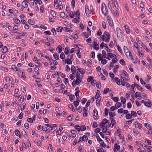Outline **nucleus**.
I'll return each mask as SVG.
<instances>
[{"instance_id": "nucleus-60", "label": "nucleus", "mask_w": 152, "mask_h": 152, "mask_svg": "<svg viewBox=\"0 0 152 152\" xmlns=\"http://www.w3.org/2000/svg\"><path fill=\"white\" fill-rule=\"evenodd\" d=\"M28 23L31 25H33L34 24V20H28Z\"/></svg>"}, {"instance_id": "nucleus-61", "label": "nucleus", "mask_w": 152, "mask_h": 152, "mask_svg": "<svg viewBox=\"0 0 152 152\" xmlns=\"http://www.w3.org/2000/svg\"><path fill=\"white\" fill-rule=\"evenodd\" d=\"M73 102L75 107H77L79 104V102L77 101H74Z\"/></svg>"}, {"instance_id": "nucleus-15", "label": "nucleus", "mask_w": 152, "mask_h": 152, "mask_svg": "<svg viewBox=\"0 0 152 152\" xmlns=\"http://www.w3.org/2000/svg\"><path fill=\"white\" fill-rule=\"evenodd\" d=\"M134 84L135 85V87L137 88V89L138 90L141 91H143V90L142 88L138 84L135 83H134Z\"/></svg>"}, {"instance_id": "nucleus-31", "label": "nucleus", "mask_w": 152, "mask_h": 152, "mask_svg": "<svg viewBox=\"0 0 152 152\" xmlns=\"http://www.w3.org/2000/svg\"><path fill=\"white\" fill-rule=\"evenodd\" d=\"M115 124V120L114 119H112L111 122V125L110 126L112 128L114 124Z\"/></svg>"}, {"instance_id": "nucleus-58", "label": "nucleus", "mask_w": 152, "mask_h": 152, "mask_svg": "<svg viewBox=\"0 0 152 152\" xmlns=\"http://www.w3.org/2000/svg\"><path fill=\"white\" fill-rule=\"evenodd\" d=\"M124 50L125 53H127V52H128L129 51V50L127 48L126 46H124Z\"/></svg>"}, {"instance_id": "nucleus-25", "label": "nucleus", "mask_w": 152, "mask_h": 152, "mask_svg": "<svg viewBox=\"0 0 152 152\" xmlns=\"http://www.w3.org/2000/svg\"><path fill=\"white\" fill-rule=\"evenodd\" d=\"M75 129L78 131V132L81 130V127L78 125H75Z\"/></svg>"}, {"instance_id": "nucleus-54", "label": "nucleus", "mask_w": 152, "mask_h": 152, "mask_svg": "<svg viewBox=\"0 0 152 152\" xmlns=\"http://www.w3.org/2000/svg\"><path fill=\"white\" fill-rule=\"evenodd\" d=\"M102 54L103 55V56L104 58H107V54L106 53V52L104 50H103L102 51Z\"/></svg>"}, {"instance_id": "nucleus-38", "label": "nucleus", "mask_w": 152, "mask_h": 152, "mask_svg": "<svg viewBox=\"0 0 152 152\" xmlns=\"http://www.w3.org/2000/svg\"><path fill=\"white\" fill-rule=\"evenodd\" d=\"M109 91V88H105L103 91V93L106 94Z\"/></svg>"}, {"instance_id": "nucleus-56", "label": "nucleus", "mask_w": 152, "mask_h": 152, "mask_svg": "<svg viewBox=\"0 0 152 152\" xmlns=\"http://www.w3.org/2000/svg\"><path fill=\"white\" fill-rule=\"evenodd\" d=\"M14 20L15 22L17 24H20V21L18 20V18H16V19H15V20L14 19Z\"/></svg>"}, {"instance_id": "nucleus-55", "label": "nucleus", "mask_w": 152, "mask_h": 152, "mask_svg": "<svg viewBox=\"0 0 152 152\" xmlns=\"http://www.w3.org/2000/svg\"><path fill=\"white\" fill-rule=\"evenodd\" d=\"M105 50L107 53H111L112 52V50L109 49L107 45H106Z\"/></svg>"}, {"instance_id": "nucleus-42", "label": "nucleus", "mask_w": 152, "mask_h": 152, "mask_svg": "<svg viewBox=\"0 0 152 152\" xmlns=\"http://www.w3.org/2000/svg\"><path fill=\"white\" fill-rule=\"evenodd\" d=\"M132 116H133L134 117H135L137 115V114L134 111H132L131 112Z\"/></svg>"}, {"instance_id": "nucleus-51", "label": "nucleus", "mask_w": 152, "mask_h": 152, "mask_svg": "<svg viewBox=\"0 0 152 152\" xmlns=\"http://www.w3.org/2000/svg\"><path fill=\"white\" fill-rule=\"evenodd\" d=\"M119 62L121 64L123 65V66L125 65V61L123 59L120 60L119 61Z\"/></svg>"}, {"instance_id": "nucleus-23", "label": "nucleus", "mask_w": 152, "mask_h": 152, "mask_svg": "<svg viewBox=\"0 0 152 152\" xmlns=\"http://www.w3.org/2000/svg\"><path fill=\"white\" fill-rule=\"evenodd\" d=\"M53 56L54 58L56 60H58L59 58V55L57 53H54Z\"/></svg>"}, {"instance_id": "nucleus-30", "label": "nucleus", "mask_w": 152, "mask_h": 152, "mask_svg": "<svg viewBox=\"0 0 152 152\" xmlns=\"http://www.w3.org/2000/svg\"><path fill=\"white\" fill-rule=\"evenodd\" d=\"M88 139L87 136L85 135H83L82 137V140L84 141H86L88 140Z\"/></svg>"}, {"instance_id": "nucleus-46", "label": "nucleus", "mask_w": 152, "mask_h": 152, "mask_svg": "<svg viewBox=\"0 0 152 152\" xmlns=\"http://www.w3.org/2000/svg\"><path fill=\"white\" fill-rule=\"evenodd\" d=\"M101 61V63L102 64H104L107 63L106 60L104 59L103 58H102V59Z\"/></svg>"}, {"instance_id": "nucleus-62", "label": "nucleus", "mask_w": 152, "mask_h": 152, "mask_svg": "<svg viewBox=\"0 0 152 152\" xmlns=\"http://www.w3.org/2000/svg\"><path fill=\"white\" fill-rule=\"evenodd\" d=\"M140 81L142 85L144 86L145 85L146 83L145 82L143 81L142 79V78H140Z\"/></svg>"}, {"instance_id": "nucleus-4", "label": "nucleus", "mask_w": 152, "mask_h": 152, "mask_svg": "<svg viewBox=\"0 0 152 152\" xmlns=\"http://www.w3.org/2000/svg\"><path fill=\"white\" fill-rule=\"evenodd\" d=\"M116 31L118 37L119 39H121L123 36L121 30L119 28L117 27L116 28Z\"/></svg>"}, {"instance_id": "nucleus-7", "label": "nucleus", "mask_w": 152, "mask_h": 152, "mask_svg": "<svg viewBox=\"0 0 152 152\" xmlns=\"http://www.w3.org/2000/svg\"><path fill=\"white\" fill-rule=\"evenodd\" d=\"M85 12L86 15L87 16H89L91 14L90 11L89 10L88 7V6H86L85 7Z\"/></svg>"}, {"instance_id": "nucleus-22", "label": "nucleus", "mask_w": 152, "mask_h": 152, "mask_svg": "<svg viewBox=\"0 0 152 152\" xmlns=\"http://www.w3.org/2000/svg\"><path fill=\"white\" fill-rule=\"evenodd\" d=\"M120 99L121 102L123 104H125L126 102V99L123 96H121Z\"/></svg>"}, {"instance_id": "nucleus-19", "label": "nucleus", "mask_w": 152, "mask_h": 152, "mask_svg": "<svg viewBox=\"0 0 152 152\" xmlns=\"http://www.w3.org/2000/svg\"><path fill=\"white\" fill-rule=\"evenodd\" d=\"M144 105L148 107H150L152 106V104L150 101H148V102H145Z\"/></svg>"}, {"instance_id": "nucleus-14", "label": "nucleus", "mask_w": 152, "mask_h": 152, "mask_svg": "<svg viewBox=\"0 0 152 152\" xmlns=\"http://www.w3.org/2000/svg\"><path fill=\"white\" fill-rule=\"evenodd\" d=\"M107 122L108 120L104 118L103 119L99 125H100V126H101L106 125V124H108V123Z\"/></svg>"}, {"instance_id": "nucleus-40", "label": "nucleus", "mask_w": 152, "mask_h": 152, "mask_svg": "<svg viewBox=\"0 0 152 152\" xmlns=\"http://www.w3.org/2000/svg\"><path fill=\"white\" fill-rule=\"evenodd\" d=\"M145 126L147 129H149L151 130L152 129L151 128V127L150 124L148 123H145Z\"/></svg>"}, {"instance_id": "nucleus-9", "label": "nucleus", "mask_w": 152, "mask_h": 152, "mask_svg": "<svg viewBox=\"0 0 152 152\" xmlns=\"http://www.w3.org/2000/svg\"><path fill=\"white\" fill-rule=\"evenodd\" d=\"M120 147L119 145L117 144H115L114 145L113 148V150L114 152H117L118 150L120 149Z\"/></svg>"}, {"instance_id": "nucleus-29", "label": "nucleus", "mask_w": 152, "mask_h": 152, "mask_svg": "<svg viewBox=\"0 0 152 152\" xmlns=\"http://www.w3.org/2000/svg\"><path fill=\"white\" fill-rule=\"evenodd\" d=\"M1 50L3 53H5L7 51L8 49L6 46H4Z\"/></svg>"}, {"instance_id": "nucleus-17", "label": "nucleus", "mask_w": 152, "mask_h": 152, "mask_svg": "<svg viewBox=\"0 0 152 152\" xmlns=\"http://www.w3.org/2000/svg\"><path fill=\"white\" fill-rule=\"evenodd\" d=\"M118 61V59L116 57L112 59V62L113 63L111 62L110 64L109 65L110 66H113V63H116Z\"/></svg>"}, {"instance_id": "nucleus-45", "label": "nucleus", "mask_w": 152, "mask_h": 152, "mask_svg": "<svg viewBox=\"0 0 152 152\" xmlns=\"http://www.w3.org/2000/svg\"><path fill=\"white\" fill-rule=\"evenodd\" d=\"M11 68L15 71H18L20 69L18 67H11Z\"/></svg>"}, {"instance_id": "nucleus-53", "label": "nucleus", "mask_w": 152, "mask_h": 152, "mask_svg": "<svg viewBox=\"0 0 152 152\" xmlns=\"http://www.w3.org/2000/svg\"><path fill=\"white\" fill-rule=\"evenodd\" d=\"M79 90H78L75 93V95L76 96L77 98V99L79 98L80 96L79 95Z\"/></svg>"}, {"instance_id": "nucleus-48", "label": "nucleus", "mask_w": 152, "mask_h": 152, "mask_svg": "<svg viewBox=\"0 0 152 152\" xmlns=\"http://www.w3.org/2000/svg\"><path fill=\"white\" fill-rule=\"evenodd\" d=\"M82 34L83 36H84L86 38L88 37V34H86V32H83Z\"/></svg>"}, {"instance_id": "nucleus-39", "label": "nucleus", "mask_w": 152, "mask_h": 152, "mask_svg": "<svg viewBox=\"0 0 152 152\" xmlns=\"http://www.w3.org/2000/svg\"><path fill=\"white\" fill-rule=\"evenodd\" d=\"M69 100L70 101H72L75 98V96L74 95L71 94L69 96Z\"/></svg>"}, {"instance_id": "nucleus-47", "label": "nucleus", "mask_w": 152, "mask_h": 152, "mask_svg": "<svg viewBox=\"0 0 152 152\" xmlns=\"http://www.w3.org/2000/svg\"><path fill=\"white\" fill-rule=\"evenodd\" d=\"M109 115L112 117H113L115 115V114L114 112H110L109 113Z\"/></svg>"}, {"instance_id": "nucleus-16", "label": "nucleus", "mask_w": 152, "mask_h": 152, "mask_svg": "<svg viewBox=\"0 0 152 152\" xmlns=\"http://www.w3.org/2000/svg\"><path fill=\"white\" fill-rule=\"evenodd\" d=\"M63 61L65 64L66 62L68 64H70L72 63V61L71 59L69 58H67L63 60Z\"/></svg>"}, {"instance_id": "nucleus-59", "label": "nucleus", "mask_w": 152, "mask_h": 152, "mask_svg": "<svg viewBox=\"0 0 152 152\" xmlns=\"http://www.w3.org/2000/svg\"><path fill=\"white\" fill-rule=\"evenodd\" d=\"M50 14L53 17H55L56 16V14L55 12L53 10H51Z\"/></svg>"}, {"instance_id": "nucleus-18", "label": "nucleus", "mask_w": 152, "mask_h": 152, "mask_svg": "<svg viewBox=\"0 0 152 152\" xmlns=\"http://www.w3.org/2000/svg\"><path fill=\"white\" fill-rule=\"evenodd\" d=\"M45 125L48 127L51 128H54L57 126V125L56 124H45Z\"/></svg>"}, {"instance_id": "nucleus-1", "label": "nucleus", "mask_w": 152, "mask_h": 152, "mask_svg": "<svg viewBox=\"0 0 152 152\" xmlns=\"http://www.w3.org/2000/svg\"><path fill=\"white\" fill-rule=\"evenodd\" d=\"M100 91L98 90L97 91L96 94V104L97 106L99 107L100 106L99 102L101 99V96H100Z\"/></svg>"}, {"instance_id": "nucleus-28", "label": "nucleus", "mask_w": 152, "mask_h": 152, "mask_svg": "<svg viewBox=\"0 0 152 152\" xmlns=\"http://www.w3.org/2000/svg\"><path fill=\"white\" fill-rule=\"evenodd\" d=\"M69 47H66L65 48V50H64V53L66 55H67L69 52Z\"/></svg>"}, {"instance_id": "nucleus-11", "label": "nucleus", "mask_w": 152, "mask_h": 152, "mask_svg": "<svg viewBox=\"0 0 152 152\" xmlns=\"http://www.w3.org/2000/svg\"><path fill=\"white\" fill-rule=\"evenodd\" d=\"M101 128H102V131H103L104 130H107V129H108L110 126L109 125V124H106L105 125H103V126H100Z\"/></svg>"}, {"instance_id": "nucleus-36", "label": "nucleus", "mask_w": 152, "mask_h": 152, "mask_svg": "<svg viewBox=\"0 0 152 152\" xmlns=\"http://www.w3.org/2000/svg\"><path fill=\"white\" fill-rule=\"evenodd\" d=\"M132 117V115L131 114L128 113L126 115V119H129Z\"/></svg>"}, {"instance_id": "nucleus-3", "label": "nucleus", "mask_w": 152, "mask_h": 152, "mask_svg": "<svg viewBox=\"0 0 152 152\" xmlns=\"http://www.w3.org/2000/svg\"><path fill=\"white\" fill-rule=\"evenodd\" d=\"M101 10L103 15L106 16L107 14L108 9L105 4L103 3L102 5Z\"/></svg>"}, {"instance_id": "nucleus-35", "label": "nucleus", "mask_w": 152, "mask_h": 152, "mask_svg": "<svg viewBox=\"0 0 152 152\" xmlns=\"http://www.w3.org/2000/svg\"><path fill=\"white\" fill-rule=\"evenodd\" d=\"M57 49H58V52L59 53H60L61 52L62 50V47L60 46V45H59L58 46L57 48Z\"/></svg>"}, {"instance_id": "nucleus-27", "label": "nucleus", "mask_w": 152, "mask_h": 152, "mask_svg": "<svg viewBox=\"0 0 152 152\" xmlns=\"http://www.w3.org/2000/svg\"><path fill=\"white\" fill-rule=\"evenodd\" d=\"M77 70L81 74L83 75L85 73L84 70L83 69L78 68Z\"/></svg>"}, {"instance_id": "nucleus-24", "label": "nucleus", "mask_w": 152, "mask_h": 152, "mask_svg": "<svg viewBox=\"0 0 152 152\" xmlns=\"http://www.w3.org/2000/svg\"><path fill=\"white\" fill-rule=\"evenodd\" d=\"M22 6L24 8H27L28 7V4L25 1H23L22 3Z\"/></svg>"}, {"instance_id": "nucleus-5", "label": "nucleus", "mask_w": 152, "mask_h": 152, "mask_svg": "<svg viewBox=\"0 0 152 152\" xmlns=\"http://www.w3.org/2000/svg\"><path fill=\"white\" fill-rule=\"evenodd\" d=\"M104 35L105 36H106L105 41L106 42H108L109 41L110 38V34L107 32L105 31L104 33Z\"/></svg>"}, {"instance_id": "nucleus-64", "label": "nucleus", "mask_w": 152, "mask_h": 152, "mask_svg": "<svg viewBox=\"0 0 152 152\" xmlns=\"http://www.w3.org/2000/svg\"><path fill=\"white\" fill-rule=\"evenodd\" d=\"M102 33L101 31V30L100 29L96 33V35L98 36L101 35L102 34Z\"/></svg>"}, {"instance_id": "nucleus-43", "label": "nucleus", "mask_w": 152, "mask_h": 152, "mask_svg": "<svg viewBox=\"0 0 152 152\" xmlns=\"http://www.w3.org/2000/svg\"><path fill=\"white\" fill-rule=\"evenodd\" d=\"M69 107L72 110V111H75V110L74 109L73 106L72 104H70L68 105Z\"/></svg>"}, {"instance_id": "nucleus-12", "label": "nucleus", "mask_w": 152, "mask_h": 152, "mask_svg": "<svg viewBox=\"0 0 152 152\" xmlns=\"http://www.w3.org/2000/svg\"><path fill=\"white\" fill-rule=\"evenodd\" d=\"M96 137L97 141L99 142V143L100 144L102 145L104 143L103 140L100 138L98 135H96Z\"/></svg>"}, {"instance_id": "nucleus-63", "label": "nucleus", "mask_w": 152, "mask_h": 152, "mask_svg": "<svg viewBox=\"0 0 152 152\" xmlns=\"http://www.w3.org/2000/svg\"><path fill=\"white\" fill-rule=\"evenodd\" d=\"M20 131L18 129H16L15 131V134L17 136L18 135L20 134Z\"/></svg>"}, {"instance_id": "nucleus-13", "label": "nucleus", "mask_w": 152, "mask_h": 152, "mask_svg": "<svg viewBox=\"0 0 152 152\" xmlns=\"http://www.w3.org/2000/svg\"><path fill=\"white\" fill-rule=\"evenodd\" d=\"M135 127L136 128H138L140 129L142 127V124L140 123H138V122H135L134 124Z\"/></svg>"}, {"instance_id": "nucleus-21", "label": "nucleus", "mask_w": 152, "mask_h": 152, "mask_svg": "<svg viewBox=\"0 0 152 152\" xmlns=\"http://www.w3.org/2000/svg\"><path fill=\"white\" fill-rule=\"evenodd\" d=\"M138 46H139L140 47L142 48L143 47V42L141 41H139L137 42Z\"/></svg>"}, {"instance_id": "nucleus-6", "label": "nucleus", "mask_w": 152, "mask_h": 152, "mask_svg": "<svg viewBox=\"0 0 152 152\" xmlns=\"http://www.w3.org/2000/svg\"><path fill=\"white\" fill-rule=\"evenodd\" d=\"M107 21L109 24L110 26L111 27H112L113 26V22L112 19L111 18L110 16H107Z\"/></svg>"}, {"instance_id": "nucleus-49", "label": "nucleus", "mask_w": 152, "mask_h": 152, "mask_svg": "<svg viewBox=\"0 0 152 152\" xmlns=\"http://www.w3.org/2000/svg\"><path fill=\"white\" fill-rule=\"evenodd\" d=\"M91 62L92 61L91 60L89 59L87 62V65L88 66H91Z\"/></svg>"}, {"instance_id": "nucleus-41", "label": "nucleus", "mask_w": 152, "mask_h": 152, "mask_svg": "<svg viewBox=\"0 0 152 152\" xmlns=\"http://www.w3.org/2000/svg\"><path fill=\"white\" fill-rule=\"evenodd\" d=\"M81 80L80 79H77L75 81V84L77 85H79L81 83Z\"/></svg>"}, {"instance_id": "nucleus-50", "label": "nucleus", "mask_w": 152, "mask_h": 152, "mask_svg": "<svg viewBox=\"0 0 152 152\" xmlns=\"http://www.w3.org/2000/svg\"><path fill=\"white\" fill-rule=\"evenodd\" d=\"M75 15H76V17H77V18H80V15L79 13V12L78 10H77L76 13L75 14Z\"/></svg>"}, {"instance_id": "nucleus-37", "label": "nucleus", "mask_w": 152, "mask_h": 152, "mask_svg": "<svg viewBox=\"0 0 152 152\" xmlns=\"http://www.w3.org/2000/svg\"><path fill=\"white\" fill-rule=\"evenodd\" d=\"M79 18H75L72 20V22L74 23H77V22H79Z\"/></svg>"}, {"instance_id": "nucleus-2", "label": "nucleus", "mask_w": 152, "mask_h": 152, "mask_svg": "<svg viewBox=\"0 0 152 152\" xmlns=\"http://www.w3.org/2000/svg\"><path fill=\"white\" fill-rule=\"evenodd\" d=\"M122 76L121 77L122 78L123 80L127 81H129V79L128 77V75L126 71L124 70H123L121 71Z\"/></svg>"}, {"instance_id": "nucleus-52", "label": "nucleus", "mask_w": 152, "mask_h": 152, "mask_svg": "<svg viewBox=\"0 0 152 152\" xmlns=\"http://www.w3.org/2000/svg\"><path fill=\"white\" fill-rule=\"evenodd\" d=\"M111 98L113 100L114 102H117L118 101V98L117 97H112Z\"/></svg>"}, {"instance_id": "nucleus-34", "label": "nucleus", "mask_w": 152, "mask_h": 152, "mask_svg": "<svg viewBox=\"0 0 152 152\" xmlns=\"http://www.w3.org/2000/svg\"><path fill=\"white\" fill-rule=\"evenodd\" d=\"M135 95L136 97L137 98L138 97H140L142 98L141 96L140 95V92H137L135 94Z\"/></svg>"}, {"instance_id": "nucleus-10", "label": "nucleus", "mask_w": 152, "mask_h": 152, "mask_svg": "<svg viewBox=\"0 0 152 152\" xmlns=\"http://www.w3.org/2000/svg\"><path fill=\"white\" fill-rule=\"evenodd\" d=\"M34 65L36 66H42L41 61L40 60H37V62L35 63Z\"/></svg>"}, {"instance_id": "nucleus-44", "label": "nucleus", "mask_w": 152, "mask_h": 152, "mask_svg": "<svg viewBox=\"0 0 152 152\" xmlns=\"http://www.w3.org/2000/svg\"><path fill=\"white\" fill-rule=\"evenodd\" d=\"M121 104L120 102H117L115 105V107L116 109H118L121 106Z\"/></svg>"}, {"instance_id": "nucleus-32", "label": "nucleus", "mask_w": 152, "mask_h": 152, "mask_svg": "<svg viewBox=\"0 0 152 152\" xmlns=\"http://www.w3.org/2000/svg\"><path fill=\"white\" fill-rule=\"evenodd\" d=\"M114 79L115 80V81L116 82L117 84L119 85H121V82H120V80L118 79L116 77Z\"/></svg>"}, {"instance_id": "nucleus-8", "label": "nucleus", "mask_w": 152, "mask_h": 152, "mask_svg": "<svg viewBox=\"0 0 152 152\" xmlns=\"http://www.w3.org/2000/svg\"><path fill=\"white\" fill-rule=\"evenodd\" d=\"M107 58L109 60H110V58H115L116 57V56L115 54L111 53H108L107 54Z\"/></svg>"}, {"instance_id": "nucleus-26", "label": "nucleus", "mask_w": 152, "mask_h": 152, "mask_svg": "<svg viewBox=\"0 0 152 152\" xmlns=\"http://www.w3.org/2000/svg\"><path fill=\"white\" fill-rule=\"evenodd\" d=\"M135 87V84L134 85L132 84L131 87L130 89L131 90V93H134L135 91H134V87Z\"/></svg>"}, {"instance_id": "nucleus-57", "label": "nucleus", "mask_w": 152, "mask_h": 152, "mask_svg": "<svg viewBox=\"0 0 152 152\" xmlns=\"http://www.w3.org/2000/svg\"><path fill=\"white\" fill-rule=\"evenodd\" d=\"M97 56L99 61H101L103 58V57L101 54H99Z\"/></svg>"}, {"instance_id": "nucleus-33", "label": "nucleus", "mask_w": 152, "mask_h": 152, "mask_svg": "<svg viewBox=\"0 0 152 152\" xmlns=\"http://www.w3.org/2000/svg\"><path fill=\"white\" fill-rule=\"evenodd\" d=\"M63 29V28L62 27L60 26L59 27L57 28H56V31L57 32H61L62 29Z\"/></svg>"}, {"instance_id": "nucleus-20", "label": "nucleus", "mask_w": 152, "mask_h": 152, "mask_svg": "<svg viewBox=\"0 0 152 152\" xmlns=\"http://www.w3.org/2000/svg\"><path fill=\"white\" fill-rule=\"evenodd\" d=\"M123 26L125 28L126 33L127 34L129 33V26L127 25H123Z\"/></svg>"}]
</instances>
